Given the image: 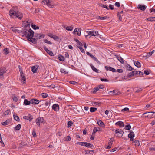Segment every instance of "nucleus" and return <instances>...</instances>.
<instances>
[{
  "label": "nucleus",
  "instance_id": "obj_1",
  "mask_svg": "<svg viewBox=\"0 0 155 155\" xmlns=\"http://www.w3.org/2000/svg\"><path fill=\"white\" fill-rule=\"evenodd\" d=\"M9 14L10 16L13 18H18L21 20L23 18L22 14L19 12L18 8L16 6H13L12 8L9 11Z\"/></svg>",
  "mask_w": 155,
  "mask_h": 155
},
{
  "label": "nucleus",
  "instance_id": "obj_2",
  "mask_svg": "<svg viewBox=\"0 0 155 155\" xmlns=\"http://www.w3.org/2000/svg\"><path fill=\"white\" fill-rule=\"evenodd\" d=\"M22 34H23V36H26L28 40L34 44L37 43L36 39L32 38L34 35V32L31 29H30L28 31H23Z\"/></svg>",
  "mask_w": 155,
  "mask_h": 155
},
{
  "label": "nucleus",
  "instance_id": "obj_3",
  "mask_svg": "<svg viewBox=\"0 0 155 155\" xmlns=\"http://www.w3.org/2000/svg\"><path fill=\"white\" fill-rule=\"evenodd\" d=\"M87 32L88 33V34L87 35H86V37L87 36H88L89 35H90L91 36L92 35L94 36H97L99 35L98 33V32L97 31H88Z\"/></svg>",
  "mask_w": 155,
  "mask_h": 155
},
{
  "label": "nucleus",
  "instance_id": "obj_4",
  "mask_svg": "<svg viewBox=\"0 0 155 155\" xmlns=\"http://www.w3.org/2000/svg\"><path fill=\"white\" fill-rule=\"evenodd\" d=\"M124 132L121 129H117L115 131L116 136L118 137H121L123 135Z\"/></svg>",
  "mask_w": 155,
  "mask_h": 155
},
{
  "label": "nucleus",
  "instance_id": "obj_5",
  "mask_svg": "<svg viewBox=\"0 0 155 155\" xmlns=\"http://www.w3.org/2000/svg\"><path fill=\"white\" fill-rule=\"evenodd\" d=\"M42 4H46L48 7L52 8L53 5L51 4L50 0H43L42 2Z\"/></svg>",
  "mask_w": 155,
  "mask_h": 155
},
{
  "label": "nucleus",
  "instance_id": "obj_6",
  "mask_svg": "<svg viewBox=\"0 0 155 155\" xmlns=\"http://www.w3.org/2000/svg\"><path fill=\"white\" fill-rule=\"evenodd\" d=\"M7 70L5 67H2L0 68V76H3L6 72Z\"/></svg>",
  "mask_w": 155,
  "mask_h": 155
},
{
  "label": "nucleus",
  "instance_id": "obj_7",
  "mask_svg": "<svg viewBox=\"0 0 155 155\" xmlns=\"http://www.w3.org/2000/svg\"><path fill=\"white\" fill-rule=\"evenodd\" d=\"M44 121V119L43 117H40L37 118L36 120V122L38 126H40V123H42Z\"/></svg>",
  "mask_w": 155,
  "mask_h": 155
},
{
  "label": "nucleus",
  "instance_id": "obj_8",
  "mask_svg": "<svg viewBox=\"0 0 155 155\" xmlns=\"http://www.w3.org/2000/svg\"><path fill=\"white\" fill-rule=\"evenodd\" d=\"M45 35L43 34H35V37L36 39H39L44 38Z\"/></svg>",
  "mask_w": 155,
  "mask_h": 155
},
{
  "label": "nucleus",
  "instance_id": "obj_9",
  "mask_svg": "<svg viewBox=\"0 0 155 155\" xmlns=\"http://www.w3.org/2000/svg\"><path fill=\"white\" fill-rule=\"evenodd\" d=\"M147 113H149V114H148L147 117H149L150 118H153L154 116H155V112H146L144 113L143 114V115H144Z\"/></svg>",
  "mask_w": 155,
  "mask_h": 155
},
{
  "label": "nucleus",
  "instance_id": "obj_10",
  "mask_svg": "<svg viewBox=\"0 0 155 155\" xmlns=\"http://www.w3.org/2000/svg\"><path fill=\"white\" fill-rule=\"evenodd\" d=\"M113 140L114 139L112 138H110V142L108 143V146L106 147V149H109L111 147Z\"/></svg>",
  "mask_w": 155,
  "mask_h": 155
},
{
  "label": "nucleus",
  "instance_id": "obj_11",
  "mask_svg": "<svg viewBox=\"0 0 155 155\" xmlns=\"http://www.w3.org/2000/svg\"><path fill=\"white\" fill-rule=\"evenodd\" d=\"M81 29L79 28H76L74 31H73V33L76 34V32H77L76 34L78 36H80L81 35Z\"/></svg>",
  "mask_w": 155,
  "mask_h": 155
},
{
  "label": "nucleus",
  "instance_id": "obj_12",
  "mask_svg": "<svg viewBox=\"0 0 155 155\" xmlns=\"http://www.w3.org/2000/svg\"><path fill=\"white\" fill-rule=\"evenodd\" d=\"M146 8V6L143 5L139 4L138 5L137 8L140 9L141 10L144 11Z\"/></svg>",
  "mask_w": 155,
  "mask_h": 155
},
{
  "label": "nucleus",
  "instance_id": "obj_13",
  "mask_svg": "<svg viewBox=\"0 0 155 155\" xmlns=\"http://www.w3.org/2000/svg\"><path fill=\"white\" fill-rule=\"evenodd\" d=\"M44 49L48 53L49 55L51 56H54V54L53 53V52L48 50V48H46V47H44Z\"/></svg>",
  "mask_w": 155,
  "mask_h": 155
},
{
  "label": "nucleus",
  "instance_id": "obj_14",
  "mask_svg": "<svg viewBox=\"0 0 155 155\" xmlns=\"http://www.w3.org/2000/svg\"><path fill=\"white\" fill-rule=\"evenodd\" d=\"M31 102L32 104H38L39 102V101L37 99H31Z\"/></svg>",
  "mask_w": 155,
  "mask_h": 155
},
{
  "label": "nucleus",
  "instance_id": "obj_15",
  "mask_svg": "<svg viewBox=\"0 0 155 155\" xmlns=\"http://www.w3.org/2000/svg\"><path fill=\"white\" fill-rule=\"evenodd\" d=\"M105 68L107 71L109 70L110 71H112L113 72H115L116 71V70L114 68L111 67H108L107 66H105Z\"/></svg>",
  "mask_w": 155,
  "mask_h": 155
},
{
  "label": "nucleus",
  "instance_id": "obj_16",
  "mask_svg": "<svg viewBox=\"0 0 155 155\" xmlns=\"http://www.w3.org/2000/svg\"><path fill=\"white\" fill-rule=\"evenodd\" d=\"M115 125L119 126L120 127H121L124 126V124L121 121H119L115 124Z\"/></svg>",
  "mask_w": 155,
  "mask_h": 155
},
{
  "label": "nucleus",
  "instance_id": "obj_17",
  "mask_svg": "<svg viewBox=\"0 0 155 155\" xmlns=\"http://www.w3.org/2000/svg\"><path fill=\"white\" fill-rule=\"evenodd\" d=\"M52 108L55 111H57L59 109V105L58 104H54L52 106Z\"/></svg>",
  "mask_w": 155,
  "mask_h": 155
},
{
  "label": "nucleus",
  "instance_id": "obj_18",
  "mask_svg": "<svg viewBox=\"0 0 155 155\" xmlns=\"http://www.w3.org/2000/svg\"><path fill=\"white\" fill-rule=\"evenodd\" d=\"M97 123L99 125L102 127H104L105 125L103 122L101 120H99L97 121Z\"/></svg>",
  "mask_w": 155,
  "mask_h": 155
},
{
  "label": "nucleus",
  "instance_id": "obj_19",
  "mask_svg": "<svg viewBox=\"0 0 155 155\" xmlns=\"http://www.w3.org/2000/svg\"><path fill=\"white\" fill-rule=\"evenodd\" d=\"M125 67L126 69L127 70L130 71H132V70H134V68L131 66L130 65L127 64L125 66Z\"/></svg>",
  "mask_w": 155,
  "mask_h": 155
},
{
  "label": "nucleus",
  "instance_id": "obj_20",
  "mask_svg": "<svg viewBox=\"0 0 155 155\" xmlns=\"http://www.w3.org/2000/svg\"><path fill=\"white\" fill-rule=\"evenodd\" d=\"M84 146L90 148H92L93 147V145L92 144L87 142H85Z\"/></svg>",
  "mask_w": 155,
  "mask_h": 155
},
{
  "label": "nucleus",
  "instance_id": "obj_21",
  "mask_svg": "<svg viewBox=\"0 0 155 155\" xmlns=\"http://www.w3.org/2000/svg\"><path fill=\"white\" fill-rule=\"evenodd\" d=\"M21 81L23 82V83H24L25 81L26 80V78L23 75V73L21 74Z\"/></svg>",
  "mask_w": 155,
  "mask_h": 155
},
{
  "label": "nucleus",
  "instance_id": "obj_22",
  "mask_svg": "<svg viewBox=\"0 0 155 155\" xmlns=\"http://www.w3.org/2000/svg\"><path fill=\"white\" fill-rule=\"evenodd\" d=\"M118 60V61L122 64L124 63L123 59L120 56H116Z\"/></svg>",
  "mask_w": 155,
  "mask_h": 155
},
{
  "label": "nucleus",
  "instance_id": "obj_23",
  "mask_svg": "<svg viewBox=\"0 0 155 155\" xmlns=\"http://www.w3.org/2000/svg\"><path fill=\"white\" fill-rule=\"evenodd\" d=\"M109 94L110 95H116L118 94V92L116 91L113 90L112 91H110L109 92Z\"/></svg>",
  "mask_w": 155,
  "mask_h": 155
},
{
  "label": "nucleus",
  "instance_id": "obj_24",
  "mask_svg": "<svg viewBox=\"0 0 155 155\" xmlns=\"http://www.w3.org/2000/svg\"><path fill=\"white\" fill-rule=\"evenodd\" d=\"M3 51L4 54L5 55H7L9 53V50L7 48H5L3 50Z\"/></svg>",
  "mask_w": 155,
  "mask_h": 155
},
{
  "label": "nucleus",
  "instance_id": "obj_25",
  "mask_svg": "<svg viewBox=\"0 0 155 155\" xmlns=\"http://www.w3.org/2000/svg\"><path fill=\"white\" fill-rule=\"evenodd\" d=\"M37 67L34 66L31 67V70L33 73H35L37 71Z\"/></svg>",
  "mask_w": 155,
  "mask_h": 155
},
{
  "label": "nucleus",
  "instance_id": "obj_26",
  "mask_svg": "<svg viewBox=\"0 0 155 155\" xmlns=\"http://www.w3.org/2000/svg\"><path fill=\"white\" fill-rule=\"evenodd\" d=\"M30 101H28L27 99H25L24 102V104L25 105H29L31 103Z\"/></svg>",
  "mask_w": 155,
  "mask_h": 155
},
{
  "label": "nucleus",
  "instance_id": "obj_27",
  "mask_svg": "<svg viewBox=\"0 0 155 155\" xmlns=\"http://www.w3.org/2000/svg\"><path fill=\"white\" fill-rule=\"evenodd\" d=\"M134 65L138 68H140L141 67V64L139 62L135 61L134 62Z\"/></svg>",
  "mask_w": 155,
  "mask_h": 155
},
{
  "label": "nucleus",
  "instance_id": "obj_28",
  "mask_svg": "<svg viewBox=\"0 0 155 155\" xmlns=\"http://www.w3.org/2000/svg\"><path fill=\"white\" fill-rule=\"evenodd\" d=\"M90 66L92 69L96 73H98L99 70L93 66L92 64H90Z\"/></svg>",
  "mask_w": 155,
  "mask_h": 155
},
{
  "label": "nucleus",
  "instance_id": "obj_29",
  "mask_svg": "<svg viewBox=\"0 0 155 155\" xmlns=\"http://www.w3.org/2000/svg\"><path fill=\"white\" fill-rule=\"evenodd\" d=\"M9 120H7L5 122H1V124L5 126L6 125L8 124H9Z\"/></svg>",
  "mask_w": 155,
  "mask_h": 155
},
{
  "label": "nucleus",
  "instance_id": "obj_30",
  "mask_svg": "<svg viewBox=\"0 0 155 155\" xmlns=\"http://www.w3.org/2000/svg\"><path fill=\"white\" fill-rule=\"evenodd\" d=\"M100 128L98 127H95L93 129V132L92 133V135L94 133L97 132V131H98L99 130Z\"/></svg>",
  "mask_w": 155,
  "mask_h": 155
},
{
  "label": "nucleus",
  "instance_id": "obj_31",
  "mask_svg": "<svg viewBox=\"0 0 155 155\" xmlns=\"http://www.w3.org/2000/svg\"><path fill=\"white\" fill-rule=\"evenodd\" d=\"M147 20L149 21H155V17H151L148 18L147 19Z\"/></svg>",
  "mask_w": 155,
  "mask_h": 155
},
{
  "label": "nucleus",
  "instance_id": "obj_32",
  "mask_svg": "<svg viewBox=\"0 0 155 155\" xmlns=\"http://www.w3.org/2000/svg\"><path fill=\"white\" fill-rule=\"evenodd\" d=\"M154 50H153L151 52H149L148 53H147L146 56L148 57L151 56L154 53Z\"/></svg>",
  "mask_w": 155,
  "mask_h": 155
},
{
  "label": "nucleus",
  "instance_id": "obj_33",
  "mask_svg": "<svg viewBox=\"0 0 155 155\" xmlns=\"http://www.w3.org/2000/svg\"><path fill=\"white\" fill-rule=\"evenodd\" d=\"M128 137L129 138L134 137V134L133 132H131L128 135Z\"/></svg>",
  "mask_w": 155,
  "mask_h": 155
},
{
  "label": "nucleus",
  "instance_id": "obj_34",
  "mask_svg": "<svg viewBox=\"0 0 155 155\" xmlns=\"http://www.w3.org/2000/svg\"><path fill=\"white\" fill-rule=\"evenodd\" d=\"M32 20L31 19H29L26 21V24L25 26H30V24L32 23Z\"/></svg>",
  "mask_w": 155,
  "mask_h": 155
},
{
  "label": "nucleus",
  "instance_id": "obj_35",
  "mask_svg": "<svg viewBox=\"0 0 155 155\" xmlns=\"http://www.w3.org/2000/svg\"><path fill=\"white\" fill-rule=\"evenodd\" d=\"M21 127V125L20 124H18L17 126L15 127V130H18L20 129Z\"/></svg>",
  "mask_w": 155,
  "mask_h": 155
},
{
  "label": "nucleus",
  "instance_id": "obj_36",
  "mask_svg": "<svg viewBox=\"0 0 155 155\" xmlns=\"http://www.w3.org/2000/svg\"><path fill=\"white\" fill-rule=\"evenodd\" d=\"M32 28L34 29H39V27L38 26H36L35 25H33L32 24L31 25Z\"/></svg>",
  "mask_w": 155,
  "mask_h": 155
},
{
  "label": "nucleus",
  "instance_id": "obj_37",
  "mask_svg": "<svg viewBox=\"0 0 155 155\" xmlns=\"http://www.w3.org/2000/svg\"><path fill=\"white\" fill-rule=\"evenodd\" d=\"M133 143H134V145L135 146H138L140 145L139 142L138 140H135L133 142Z\"/></svg>",
  "mask_w": 155,
  "mask_h": 155
},
{
  "label": "nucleus",
  "instance_id": "obj_38",
  "mask_svg": "<svg viewBox=\"0 0 155 155\" xmlns=\"http://www.w3.org/2000/svg\"><path fill=\"white\" fill-rule=\"evenodd\" d=\"M97 108L95 107H91L90 108V111L91 112H95L97 110Z\"/></svg>",
  "mask_w": 155,
  "mask_h": 155
},
{
  "label": "nucleus",
  "instance_id": "obj_39",
  "mask_svg": "<svg viewBox=\"0 0 155 155\" xmlns=\"http://www.w3.org/2000/svg\"><path fill=\"white\" fill-rule=\"evenodd\" d=\"M85 142H78L76 143V144L79 145L84 146Z\"/></svg>",
  "mask_w": 155,
  "mask_h": 155
},
{
  "label": "nucleus",
  "instance_id": "obj_40",
  "mask_svg": "<svg viewBox=\"0 0 155 155\" xmlns=\"http://www.w3.org/2000/svg\"><path fill=\"white\" fill-rule=\"evenodd\" d=\"M107 18V17L104 16V17H101L100 16H98L97 17V18L98 19H99L101 20H104L106 19Z\"/></svg>",
  "mask_w": 155,
  "mask_h": 155
},
{
  "label": "nucleus",
  "instance_id": "obj_41",
  "mask_svg": "<svg viewBox=\"0 0 155 155\" xmlns=\"http://www.w3.org/2000/svg\"><path fill=\"white\" fill-rule=\"evenodd\" d=\"M58 58L59 60L61 61H63L64 60V57L62 55H59L58 56Z\"/></svg>",
  "mask_w": 155,
  "mask_h": 155
},
{
  "label": "nucleus",
  "instance_id": "obj_42",
  "mask_svg": "<svg viewBox=\"0 0 155 155\" xmlns=\"http://www.w3.org/2000/svg\"><path fill=\"white\" fill-rule=\"evenodd\" d=\"M10 114V109L6 111L4 114V116L7 115H8Z\"/></svg>",
  "mask_w": 155,
  "mask_h": 155
},
{
  "label": "nucleus",
  "instance_id": "obj_43",
  "mask_svg": "<svg viewBox=\"0 0 155 155\" xmlns=\"http://www.w3.org/2000/svg\"><path fill=\"white\" fill-rule=\"evenodd\" d=\"M60 71L62 73H64V74H67L68 73V72L67 71L64 69L61 68Z\"/></svg>",
  "mask_w": 155,
  "mask_h": 155
},
{
  "label": "nucleus",
  "instance_id": "obj_44",
  "mask_svg": "<svg viewBox=\"0 0 155 155\" xmlns=\"http://www.w3.org/2000/svg\"><path fill=\"white\" fill-rule=\"evenodd\" d=\"M13 116L15 120L18 122H19V121L20 120L18 116L16 115H13Z\"/></svg>",
  "mask_w": 155,
  "mask_h": 155
},
{
  "label": "nucleus",
  "instance_id": "obj_45",
  "mask_svg": "<svg viewBox=\"0 0 155 155\" xmlns=\"http://www.w3.org/2000/svg\"><path fill=\"white\" fill-rule=\"evenodd\" d=\"M131 128V126L130 124L126 125L125 127V129L127 130H130Z\"/></svg>",
  "mask_w": 155,
  "mask_h": 155
},
{
  "label": "nucleus",
  "instance_id": "obj_46",
  "mask_svg": "<svg viewBox=\"0 0 155 155\" xmlns=\"http://www.w3.org/2000/svg\"><path fill=\"white\" fill-rule=\"evenodd\" d=\"M66 29L68 31H71L73 29V27L71 26H68Z\"/></svg>",
  "mask_w": 155,
  "mask_h": 155
},
{
  "label": "nucleus",
  "instance_id": "obj_47",
  "mask_svg": "<svg viewBox=\"0 0 155 155\" xmlns=\"http://www.w3.org/2000/svg\"><path fill=\"white\" fill-rule=\"evenodd\" d=\"M134 75L133 71H132V72L129 73L127 76L128 78H131Z\"/></svg>",
  "mask_w": 155,
  "mask_h": 155
},
{
  "label": "nucleus",
  "instance_id": "obj_48",
  "mask_svg": "<svg viewBox=\"0 0 155 155\" xmlns=\"http://www.w3.org/2000/svg\"><path fill=\"white\" fill-rule=\"evenodd\" d=\"M41 95L43 98H46L47 96L48 95L47 94L45 93H43L41 94Z\"/></svg>",
  "mask_w": 155,
  "mask_h": 155
},
{
  "label": "nucleus",
  "instance_id": "obj_49",
  "mask_svg": "<svg viewBox=\"0 0 155 155\" xmlns=\"http://www.w3.org/2000/svg\"><path fill=\"white\" fill-rule=\"evenodd\" d=\"M68 127H69L71 126L73 124V123L72 121H68L67 124Z\"/></svg>",
  "mask_w": 155,
  "mask_h": 155
},
{
  "label": "nucleus",
  "instance_id": "obj_50",
  "mask_svg": "<svg viewBox=\"0 0 155 155\" xmlns=\"http://www.w3.org/2000/svg\"><path fill=\"white\" fill-rule=\"evenodd\" d=\"M44 42L46 43H47L49 44H51L52 43L50 41L48 40L47 39H45L44 41Z\"/></svg>",
  "mask_w": 155,
  "mask_h": 155
},
{
  "label": "nucleus",
  "instance_id": "obj_51",
  "mask_svg": "<svg viewBox=\"0 0 155 155\" xmlns=\"http://www.w3.org/2000/svg\"><path fill=\"white\" fill-rule=\"evenodd\" d=\"M12 99L15 102H17L18 101V98L15 95L13 96Z\"/></svg>",
  "mask_w": 155,
  "mask_h": 155
},
{
  "label": "nucleus",
  "instance_id": "obj_52",
  "mask_svg": "<svg viewBox=\"0 0 155 155\" xmlns=\"http://www.w3.org/2000/svg\"><path fill=\"white\" fill-rule=\"evenodd\" d=\"M53 38L55 40L58 41L59 39V37L56 35H54L53 37Z\"/></svg>",
  "mask_w": 155,
  "mask_h": 155
},
{
  "label": "nucleus",
  "instance_id": "obj_53",
  "mask_svg": "<svg viewBox=\"0 0 155 155\" xmlns=\"http://www.w3.org/2000/svg\"><path fill=\"white\" fill-rule=\"evenodd\" d=\"M28 115L29 116L28 117V120H29L30 121H31L33 119V116L30 114H29Z\"/></svg>",
  "mask_w": 155,
  "mask_h": 155
},
{
  "label": "nucleus",
  "instance_id": "obj_54",
  "mask_svg": "<svg viewBox=\"0 0 155 155\" xmlns=\"http://www.w3.org/2000/svg\"><path fill=\"white\" fill-rule=\"evenodd\" d=\"M69 83L72 84H78V82L75 81H70L69 82Z\"/></svg>",
  "mask_w": 155,
  "mask_h": 155
},
{
  "label": "nucleus",
  "instance_id": "obj_55",
  "mask_svg": "<svg viewBox=\"0 0 155 155\" xmlns=\"http://www.w3.org/2000/svg\"><path fill=\"white\" fill-rule=\"evenodd\" d=\"M133 71V74L134 75H136L138 74L139 71Z\"/></svg>",
  "mask_w": 155,
  "mask_h": 155
},
{
  "label": "nucleus",
  "instance_id": "obj_56",
  "mask_svg": "<svg viewBox=\"0 0 155 155\" xmlns=\"http://www.w3.org/2000/svg\"><path fill=\"white\" fill-rule=\"evenodd\" d=\"M129 109L128 108L126 107L124 109H122L121 110V111L122 112H124V111H129Z\"/></svg>",
  "mask_w": 155,
  "mask_h": 155
},
{
  "label": "nucleus",
  "instance_id": "obj_57",
  "mask_svg": "<svg viewBox=\"0 0 155 155\" xmlns=\"http://www.w3.org/2000/svg\"><path fill=\"white\" fill-rule=\"evenodd\" d=\"M11 29L12 31L15 32L18 31V30L15 28L12 27Z\"/></svg>",
  "mask_w": 155,
  "mask_h": 155
},
{
  "label": "nucleus",
  "instance_id": "obj_58",
  "mask_svg": "<svg viewBox=\"0 0 155 155\" xmlns=\"http://www.w3.org/2000/svg\"><path fill=\"white\" fill-rule=\"evenodd\" d=\"M92 104L94 106H95L97 105H99V104H100V103L97 102H92Z\"/></svg>",
  "mask_w": 155,
  "mask_h": 155
},
{
  "label": "nucleus",
  "instance_id": "obj_59",
  "mask_svg": "<svg viewBox=\"0 0 155 155\" xmlns=\"http://www.w3.org/2000/svg\"><path fill=\"white\" fill-rule=\"evenodd\" d=\"M117 15L118 17L119 18V20L120 21H121L122 19V18L120 15L119 13L117 14Z\"/></svg>",
  "mask_w": 155,
  "mask_h": 155
},
{
  "label": "nucleus",
  "instance_id": "obj_60",
  "mask_svg": "<svg viewBox=\"0 0 155 155\" xmlns=\"http://www.w3.org/2000/svg\"><path fill=\"white\" fill-rule=\"evenodd\" d=\"M115 5L118 7H119L120 5V4L118 2H116L115 4Z\"/></svg>",
  "mask_w": 155,
  "mask_h": 155
},
{
  "label": "nucleus",
  "instance_id": "obj_61",
  "mask_svg": "<svg viewBox=\"0 0 155 155\" xmlns=\"http://www.w3.org/2000/svg\"><path fill=\"white\" fill-rule=\"evenodd\" d=\"M144 74L146 75H148L150 74L149 71L147 70H145L144 71Z\"/></svg>",
  "mask_w": 155,
  "mask_h": 155
},
{
  "label": "nucleus",
  "instance_id": "obj_62",
  "mask_svg": "<svg viewBox=\"0 0 155 155\" xmlns=\"http://www.w3.org/2000/svg\"><path fill=\"white\" fill-rule=\"evenodd\" d=\"M94 60H95V61H96V62L98 63V64H100V62L98 61V60L97 59V58H96V57H94V58L93 59Z\"/></svg>",
  "mask_w": 155,
  "mask_h": 155
},
{
  "label": "nucleus",
  "instance_id": "obj_63",
  "mask_svg": "<svg viewBox=\"0 0 155 155\" xmlns=\"http://www.w3.org/2000/svg\"><path fill=\"white\" fill-rule=\"evenodd\" d=\"M100 80L102 81L108 82L109 81V80L107 79H104L101 78L100 79Z\"/></svg>",
  "mask_w": 155,
  "mask_h": 155
},
{
  "label": "nucleus",
  "instance_id": "obj_64",
  "mask_svg": "<svg viewBox=\"0 0 155 155\" xmlns=\"http://www.w3.org/2000/svg\"><path fill=\"white\" fill-rule=\"evenodd\" d=\"M71 137H70L69 136H68L67 137L66 139V141H69L71 140Z\"/></svg>",
  "mask_w": 155,
  "mask_h": 155
}]
</instances>
